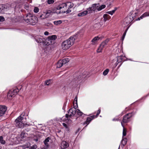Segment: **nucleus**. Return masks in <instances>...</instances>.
<instances>
[{
  "label": "nucleus",
  "mask_w": 149,
  "mask_h": 149,
  "mask_svg": "<svg viewBox=\"0 0 149 149\" xmlns=\"http://www.w3.org/2000/svg\"><path fill=\"white\" fill-rule=\"evenodd\" d=\"M79 33L77 34L70 37L68 39L63 41L61 44L62 48L63 50H67L72 45L75 40L78 38Z\"/></svg>",
  "instance_id": "f257e3e1"
},
{
  "label": "nucleus",
  "mask_w": 149,
  "mask_h": 149,
  "mask_svg": "<svg viewBox=\"0 0 149 149\" xmlns=\"http://www.w3.org/2000/svg\"><path fill=\"white\" fill-rule=\"evenodd\" d=\"M25 21L32 25H35L38 22V19L36 17L33 15L29 13L27 14L24 18Z\"/></svg>",
  "instance_id": "f03ea898"
},
{
  "label": "nucleus",
  "mask_w": 149,
  "mask_h": 149,
  "mask_svg": "<svg viewBox=\"0 0 149 149\" xmlns=\"http://www.w3.org/2000/svg\"><path fill=\"white\" fill-rule=\"evenodd\" d=\"M25 113L24 112H22L20 116L18 117L15 121V126L19 128H22L23 127L24 124L22 123V120H26V118L24 117Z\"/></svg>",
  "instance_id": "7ed1b4c3"
},
{
  "label": "nucleus",
  "mask_w": 149,
  "mask_h": 149,
  "mask_svg": "<svg viewBox=\"0 0 149 149\" xmlns=\"http://www.w3.org/2000/svg\"><path fill=\"white\" fill-rule=\"evenodd\" d=\"M135 16L132 14L130 15L127 16L124 20L123 24L125 26L129 25L135 19Z\"/></svg>",
  "instance_id": "20e7f679"
},
{
  "label": "nucleus",
  "mask_w": 149,
  "mask_h": 149,
  "mask_svg": "<svg viewBox=\"0 0 149 149\" xmlns=\"http://www.w3.org/2000/svg\"><path fill=\"white\" fill-rule=\"evenodd\" d=\"M136 113V112H132L129 113L123 116V122L124 123H126L129 122L130 120V118Z\"/></svg>",
  "instance_id": "39448f33"
},
{
  "label": "nucleus",
  "mask_w": 149,
  "mask_h": 149,
  "mask_svg": "<svg viewBox=\"0 0 149 149\" xmlns=\"http://www.w3.org/2000/svg\"><path fill=\"white\" fill-rule=\"evenodd\" d=\"M67 4L65 3H63L57 7V9L61 10L63 13H66L67 14L70 12L71 11L67 9Z\"/></svg>",
  "instance_id": "423d86ee"
},
{
  "label": "nucleus",
  "mask_w": 149,
  "mask_h": 149,
  "mask_svg": "<svg viewBox=\"0 0 149 149\" xmlns=\"http://www.w3.org/2000/svg\"><path fill=\"white\" fill-rule=\"evenodd\" d=\"M100 109H99L97 111L96 115H93L87 117L86 121L83 123V125H84L86 124H87L86 127V126L88 125L90 123L92 120L94 118L97 117L100 114Z\"/></svg>",
  "instance_id": "0eeeda50"
},
{
  "label": "nucleus",
  "mask_w": 149,
  "mask_h": 149,
  "mask_svg": "<svg viewBox=\"0 0 149 149\" xmlns=\"http://www.w3.org/2000/svg\"><path fill=\"white\" fill-rule=\"evenodd\" d=\"M86 72H84L83 74H82L81 75L80 74L79 75L77 76L74 78L73 82H74V83L76 84L78 83L79 82V81L80 80L82 79L83 78H84L86 77Z\"/></svg>",
  "instance_id": "6e6552de"
},
{
  "label": "nucleus",
  "mask_w": 149,
  "mask_h": 149,
  "mask_svg": "<svg viewBox=\"0 0 149 149\" xmlns=\"http://www.w3.org/2000/svg\"><path fill=\"white\" fill-rule=\"evenodd\" d=\"M19 90L18 88L12 89L9 91L8 93L7 97H14L19 92Z\"/></svg>",
  "instance_id": "1a4fd4ad"
},
{
  "label": "nucleus",
  "mask_w": 149,
  "mask_h": 149,
  "mask_svg": "<svg viewBox=\"0 0 149 149\" xmlns=\"http://www.w3.org/2000/svg\"><path fill=\"white\" fill-rule=\"evenodd\" d=\"M108 43V41L105 40L104 41L102 42L100 45L99 47L97 49V51L98 53H100L102 52V50L107 45Z\"/></svg>",
  "instance_id": "9d476101"
},
{
  "label": "nucleus",
  "mask_w": 149,
  "mask_h": 149,
  "mask_svg": "<svg viewBox=\"0 0 149 149\" xmlns=\"http://www.w3.org/2000/svg\"><path fill=\"white\" fill-rule=\"evenodd\" d=\"M77 107H76L75 106H74L73 108H70L68 112V113L69 114V117L72 118L71 117L74 116L76 113L77 110L76 109Z\"/></svg>",
  "instance_id": "9b49d317"
},
{
  "label": "nucleus",
  "mask_w": 149,
  "mask_h": 149,
  "mask_svg": "<svg viewBox=\"0 0 149 149\" xmlns=\"http://www.w3.org/2000/svg\"><path fill=\"white\" fill-rule=\"evenodd\" d=\"M123 57L122 56H119L117 58V61L115 63L114 66L115 67H116L117 65H118V68H119L123 63Z\"/></svg>",
  "instance_id": "f8f14e48"
},
{
  "label": "nucleus",
  "mask_w": 149,
  "mask_h": 149,
  "mask_svg": "<svg viewBox=\"0 0 149 149\" xmlns=\"http://www.w3.org/2000/svg\"><path fill=\"white\" fill-rule=\"evenodd\" d=\"M35 39L36 41L39 43H42L44 44L45 42V39L43 37L41 36H37L35 37Z\"/></svg>",
  "instance_id": "ddd939ff"
},
{
  "label": "nucleus",
  "mask_w": 149,
  "mask_h": 149,
  "mask_svg": "<svg viewBox=\"0 0 149 149\" xmlns=\"http://www.w3.org/2000/svg\"><path fill=\"white\" fill-rule=\"evenodd\" d=\"M7 110L6 107L4 106H0V117L2 116Z\"/></svg>",
  "instance_id": "4468645a"
},
{
  "label": "nucleus",
  "mask_w": 149,
  "mask_h": 149,
  "mask_svg": "<svg viewBox=\"0 0 149 149\" xmlns=\"http://www.w3.org/2000/svg\"><path fill=\"white\" fill-rule=\"evenodd\" d=\"M50 138L49 137H47L44 141V143L45 145V146L42 148V149H46L48 148L49 146L48 142H49Z\"/></svg>",
  "instance_id": "2eb2a0df"
},
{
  "label": "nucleus",
  "mask_w": 149,
  "mask_h": 149,
  "mask_svg": "<svg viewBox=\"0 0 149 149\" xmlns=\"http://www.w3.org/2000/svg\"><path fill=\"white\" fill-rule=\"evenodd\" d=\"M69 146L68 143L65 141H63L61 143V147L63 149H65Z\"/></svg>",
  "instance_id": "dca6fc26"
},
{
  "label": "nucleus",
  "mask_w": 149,
  "mask_h": 149,
  "mask_svg": "<svg viewBox=\"0 0 149 149\" xmlns=\"http://www.w3.org/2000/svg\"><path fill=\"white\" fill-rule=\"evenodd\" d=\"M7 6L4 5H0V13H4L6 10Z\"/></svg>",
  "instance_id": "f3484780"
},
{
  "label": "nucleus",
  "mask_w": 149,
  "mask_h": 149,
  "mask_svg": "<svg viewBox=\"0 0 149 149\" xmlns=\"http://www.w3.org/2000/svg\"><path fill=\"white\" fill-rule=\"evenodd\" d=\"M100 39V37L98 36H97L94 37L92 40L91 42V44L93 45H95L97 43V41Z\"/></svg>",
  "instance_id": "a211bd4d"
},
{
  "label": "nucleus",
  "mask_w": 149,
  "mask_h": 149,
  "mask_svg": "<svg viewBox=\"0 0 149 149\" xmlns=\"http://www.w3.org/2000/svg\"><path fill=\"white\" fill-rule=\"evenodd\" d=\"M54 44V42H53L52 41H51V40L49 39L48 38H47L46 39H45V42L44 44V45H52Z\"/></svg>",
  "instance_id": "6ab92c4d"
},
{
  "label": "nucleus",
  "mask_w": 149,
  "mask_h": 149,
  "mask_svg": "<svg viewBox=\"0 0 149 149\" xmlns=\"http://www.w3.org/2000/svg\"><path fill=\"white\" fill-rule=\"evenodd\" d=\"M88 13V11L85 10L78 14L77 16L79 17H82L85 16Z\"/></svg>",
  "instance_id": "aec40b11"
},
{
  "label": "nucleus",
  "mask_w": 149,
  "mask_h": 149,
  "mask_svg": "<svg viewBox=\"0 0 149 149\" xmlns=\"http://www.w3.org/2000/svg\"><path fill=\"white\" fill-rule=\"evenodd\" d=\"M103 17L104 18V21L105 22L107 20H109L111 18L110 17L109 15L107 14H104L103 15Z\"/></svg>",
  "instance_id": "412c9836"
},
{
  "label": "nucleus",
  "mask_w": 149,
  "mask_h": 149,
  "mask_svg": "<svg viewBox=\"0 0 149 149\" xmlns=\"http://www.w3.org/2000/svg\"><path fill=\"white\" fill-rule=\"evenodd\" d=\"M48 39L52 41L54 43V40L56 39V35H53L49 36L48 37Z\"/></svg>",
  "instance_id": "4be33fe9"
},
{
  "label": "nucleus",
  "mask_w": 149,
  "mask_h": 149,
  "mask_svg": "<svg viewBox=\"0 0 149 149\" xmlns=\"http://www.w3.org/2000/svg\"><path fill=\"white\" fill-rule=\"evenodd\" d=\"M63 65L62 61L61 60H60L58 61L57 63V67L60 68L62 67Z\"/></svg>",
  "instance_id": "5701e85b"
},
{
  "label": "nucleus",
  "mask_w": 149,
  "mask_h": 149,
  "mask_svg": "<svg viewBox=\"0 0 149 149\" xmlns=\"http://www.w3.org/2000/svg\"><path fill=\"white\" fill-rule=\"evenodd\" d=\"M127 141V139L126 138H124L123 139L121 142L122 143V145H123V146H125V145L126 144Z\"/></svg>",
  "instance_id": "b1692460"
},
{
  "label": "nucleus",
  "mask_w": 149,
  "mask_h": 149,
  "mask_svg": "<svg viewBox=\"0 0 149 149\" xmlns=\"http://www.w3.org/2000/svg\"><path fill=\"white\" fill-rule=\"evenodd\" d=\"M63 64H65L69 61V59L68 58H65L61 60Z\"/></svg>",
  "instance_id": "393cba45"
},
{
  "label": "nucleus",
  "mask_w": 149,
  "mask_h": 149,
  "mask_svg": "<svg viewBox=\"0 0 149 149\" xmlns=\"http://www.w3.org/2000/svg\"><path fill=\"white\" fill-rule=\"evenodd\" d=\"M117 8H115L114 9L112 10V11H108L107 12V13L110 14L111 15H113V13L115 12V11L117 10Z\"/></svg>",
  "instance_id": "a878e982"
},
{
  "label": "nucleus",
  "mask_w": 149,
  "mask_h": 149,
  "mask_svg": "<svg viewBox=\"0 0 149 149\" xmlns=\"http://www.w3.org/2000/svg\"><path fill=\"white\" fill-rule=\"evenodd\" d=\"M62 23L61 20H59L58 21H54V23L55 25H58V24H61Z\"/></svg>",
  "instance_id": "bb28decb"
},
{
  "label": "nucleus",
  "mask_w": 149,
  "mask_h": 149,
  "mask_svg": "<svg viewBox=\"0 0 149 149\" xmlns=\"http://www.w3.org/2000/svg\"><path fill=\"white\" fill-rule=\"evenodd\" d=\"M0 143L3 144H4L5 143V141L3 139V137L2 136H0Z\"/></svg>",
  "instance_id": "cd10ccee"
},
{
  "label": "nucleus",
  "mask_w": 149,
  "mask_h": 149,
  "mask_svg": "<svg viewBox=\"0 0 149 149\" xmlns=\"http://www.w3.org/2000/svg\"><path fill=\"white\" fill-rule=\"evenodd\" d=\"M109 71V70L108 69H106L103 72V75L104 76L106 75L108 73Z\"/></svg>",
  "instance_id": "c85d7f7f"
},
{
  "label": "nucleus",
  "mask_w": 149,
  "mask_h": 149,
  "mask_svg": "<svg viewBox=\"0 0 149 149\" xmlns=\"http://www.w3.org/2000/svg\"><path fill=\"white\" fill-rule=\"evenodd\" d=\"M51 13L52 11L51 10H47L46 12L45 16H46L47 17L49 16Z\"/></svg>",
  "instance_id": "c756f323"
},
{
  "label": "nucleus",
  "mask_w": 149,
  "mask_h": 149,
  "mask_svg": "<svg viewBox=\"0 0 149 149\" xmlns=\"http://www.w3.org/2000/svg\"><path fill=\"white\" fill-rule=\"evenodd\" d=\"M106 7V6L105 5H102L101 6H100L99 8V9L98 10V11H100L103 9L105 8Z\"/></svg>",
  "instance_id": "7c9ffc66"
},
{
  "label": "nucleus",
  "mask_w": 149,
  "mask_h": 149,
  "mask_svg": "<svg viewBox=\"0 0 149 149\" xmlns=\"http://www.w3.org/2000/svg\"><path fill=\"white\" fill-rule=\"evenodd\" d=\"M77 112V114L79 116H81L83 115V113L80 111L79 109H77V111H76Z\"/></svg>",
  "instance_id": "2f4dec72"
},
{
  "label": "nucleus",
  "mask_w": 149,
  "mask_h": 149,
  "mask_svg": "<svg viewBox=\"0 0 149 149\" xmlns=\"http://www.w3.org/2000/svg\"><path fill=\"white\" fill-rule=\"evenodd\" d=\"M126 135V130L124 128L123 130V136H125Z\"/></svg>",
  "instance_id": "473e14b6"
},
{
  "label": "nucleus",
  "mask_w": 149,
  "mask_h": 149,
  "mask_svg": "<svg viewBox=\"0 0 149 149\" xmlns=\"http://www.w3.org/2000/svg\"><path fill=\"white\" fill-rule=\"evenodd\" d=\"M51 82V81L50 80H47L45 81V85L48 86L50 84Z\"/></svg>",
  "instance_id": "72a5a7b5"
},
{
  "label": "nucleus",
  "mask_w": 149,
  "mask_h": 149,
  "mask_svg": "<svg viewBox=\"0 0 149 149\" xmlns=\"http://www.w3.org/2000/svg\"><path fill=\"white\" fill-rule=\"evenodd\" d=\"M39 9L37 7H35L33 11L35 13H37L39 12Z\"/></svg>",
  "instance_id": "f704fd0d"
},
{
  "label": "nucleus",
  "mask_w": 149,
  "mask_h": 149,
  "mask_svg": "<svg viewBox=\"0 0 149 149\" xmlns=\"http://www.w3.org/2000/svg\"><path fill=\"white\" fill-rule=\"evenodd\" d=\"M146 13H145L142 15H141L140 17V19H142L143 17H147V15H146Z\"/></svg>",
  "instance_id": "c9c22d12"
},
{
  "label": "nucleus",
  "mask_w": 149,
  "mask_h": 149,
  "mask_svg": "<svg viewBox=\"0 0 149 149\" xmlns=\"http://www.w3.org/2000/svg\"><path fill=\"white\" fill-rule=\"evenodd\" d=\"M91 8H92V10H93V11H94L96 9L95 4H93L91 7Z\"/></svg>",
  "instance_id": "e433bc0d"
},
{
  "label": "nucleus",
  "mask_w": 149,
  "mask_h": 149,
  "mask_svg": "<svg viewBox=\"0 0 149 149\" xmlns=\"http://www.w3.org/2000/svg\"><path fill=\"white\" fill-rule=\"evenodd\" d=\"M95 4L96 9H97L98 11V10L99 9V7L100 6V4L99 3H97V4Z\"/></svg>",
  "instance_id": "4c0bfd02"
},
{
  "label": "nucleus",
  "mask_w": 149,
  "mask_h": 149,
  "mask_svg": "<svg viewBox=\"0 0 149 149\" xmlns=\"http://www.w3.org/2000/svg\"><path fill=\"white\" fill-rule=\"evenodd\" d=\"M54 2V0H48L47 3L49 4H52Z\"/></svg>",
  "instance_id": "58836bf2"
},
{
  "label": "nucleus",
  "mask_w": 149,
  "mask_h": 149,
  "mask_svg": "<svg viewBox=\"0 0 149 149\" xmlns=\"http://www.w3.org/2000/svg\"><path fill=\"white\" fill-rule=\"evenodd\" d=\"M25 134L26 133L24 132H22L21 134V136L22 137L24 138V137L26 136Z\"/></svg>",
  "instance_id": "ea45409f"
},
{
  "label": "nucleus",
  "mask_w": 149,
  "mask_h": 149,
  "mask_svg": "<svg viewBox=\"0 0 149 149\" xmlns=\"http://www.w3.org/2000/svg\"><path fill=\"white\" fill-rule=\"evenodd\" d=\"M37 148V146L34 145L30 148L29 149H36Z\"/></svg>",
  "instance_id": "a19ab883"
},
{
  "label": "nucleus",
  "mask_w": 149,
  "mask_h": 149,
  "mask_svg": "<svg viewBox=\"0 0 149 149\" xmlns=\"http://www.w3.org/2000/svg\"><path fill=\"white\" fill-rule=\"evenodd\" d=\"M5 20V19L3 16H0V22H3Z\"/></svg>",
  "instance_id": "79ce46f5"
},
{
  "label": "nucleus",
  "mask_w": 149,
  "mask_h": 149,
  "mask_svg": "<svg viewBox=\"0 0 149 149\" xmlns=\"http://www.w3.org/2000/svg\"><path fill=\"white\" fill-rule=\"evenodd\" d=\"M77 96H76L74 99V103L75 102V103L77 105Z\"/></svg>",
  "instance_id": "37998d69"
},
{
  "label": "nucleus",
  "mask_w": 149,
  "mask_h": 149,
  "mask_svg": "<svg viewBox=\"0 0 149 149\" xmlns=\"http://www.w3.org/2000/svg\"><path fill=\"white\" fill-rule=\"evenodd\" d=\"M87 11H88V12H89V13H90L92 11H93V10H92V9L91 8V7H90L89 8L87 9Z\"/></svg>",
  "instance_id": "c03bdc74"
},
{
  "label": "nucleus",
  "mask_w": 149,
  "mask_h": 149,
  "mask_svg": "<svg viewBox=\"0 0 149 149\" xmlns=\"http://www.w3.org/2000/svg\"><path fill=\"white\" fill-rule=\"evenodd\" d=\"M126 33L124 32L123 35V36H122V40H123L125 37V36L126 35Z\"/></svg>",
  "instance_id": "a18cd8bd"
},
{
  "label": "nucleus",
  "mask_w": 149,
  "mask_h": 149,
  "mask_svg": "<svg viewBox=\"0 0 149 149\" xmlns=\"http://www.w3.org/2000/svg\"><path fill=\"white\" fill-rule=\"evenodd\" d=\"M119 120V118H116V117H115L114 118H113L112 120L113 121H118Z\"/></svg>",
  "instance_id": "49530a36"
},
{
  "label": "nucleus",
  "mask_w": 149,
  "mask_h": 149,
  "mask_svg": "<svg viewBox=\"0 0 149 149\" xmlns=\"http://www.w3.org/2000/svg\"><path fill=\"white\" fill-rule=\"evenodd\" d=\"M63 125L65 128H68L67 125L65 123H63Z\"/></svg>",
  "instance_id": "de8ad7c7"
},
{
  "label": "nucleus",
  "mask_w": 149,
  "mask_h": 149,
  "mask_svg": "<svg viewBox=\"0 0 149 149\" xmlns=\"http://www.w3.org/2000/svg\"><path fill=\"white\" fill-rule=\"evenodd\" d=\"M73 4H72L71 3L69 6L68 7V8H72V7H73Z\"/></svg>",
  "instance_id": "09e8293b"
},
{
  "label": "nucleus",
  "mask_w": 149,
  "mask_h": 149,
  "mask_svg": "<svg viewBox=\"0 0 149 149\" xmlns=\"http://www.w3.org/2000/svg\"><path fill=\"white\" fill-rule=\"evenodd\" d=\"M49 34V33L48 32H47V31H46L44 33V34L45 35H48Z\"/></svg>",
  "instance_id": "8fccbe9b"
},
{
  "label": "nucleus",
  "mask_w": 149,
  "mask_h": 149,
  "mask_svg": "<svg viewBox=\"0 0 149 149\" xmlns=\"http://www.w3.org/2000/svg\"><path fill=\"white\" fill-rule=\"evenodd\" d=\"M130 25H129V26H128V27H127V29L125 30V32H125V33H126V32H127V30H128V28H129V27H130Z\"/></svg>",
  "instance_id": "3c124183"
},
{
  "label": "nucleus",
  "mask_w": 149,
  "mask_h": 149,
  "mask_svg": "<svg viewBox=\"0 0 149 149\" xmlns=\"http://www.w3.org/2000/svg\"><path fill=\"white\" fill-rule=\"evenodd\" d=\"M65 117L68 118L69 117V115L68 114H65Z\"/></svg>",
  "instance_id": "603ef678"
},
{
  "label": "nucleus",
  "mask_w": 149,
  "mask_h": 149,
  "mask_svg": "<svg viewBox=\"0 0 149 149\" xmlns=\"http://www.w3.org/2000/svg\"><path fill=\"white\" fill-rule=\"evenodd\" d=\"M146 15H147V16H149V12H146Z\"/></svg>",
  "instance_id": "864d4df0"
},
{
  "label": "nucleus",
  "mask_w": 149,
  "mask_h": 149,
  "mask_svg": "<svg viewBox=\"0 0 149 149\" xmlns=\"http://www.w3.org/2000/svg\"><path fill=\"white\" fill-rule=\"evenodd\" d=\"M123 121L121 122V125L122 126H123V128H125L124 127V125H123Z\"/></svg>",
  "instance_id": "5fc2aeb1"
},
{
  "label": "nucleus",
  "mask_w": 149,
  "mask_h": 149,
  "mask_svg": "<svg viewBox=\"0 0 149 149\" xmlns=\"http://www.w3.org/2000/svg\"><path fill=\"white\" fill-rule=\"evenodd\" d=\"M25 8L27 10H28V7L27 6H25Z\"/></svg>",
  "instance_id": "6e6d98bb"
},
{
  "label": "nucleus",
  "mask_w": 149,
  "mask_h": 149,
  "mask_svg": "<svg viewBox=\"0 0 149 149\" xmlns=\"http://www.w3.org/2000/svg\"><path fill=\"white\" fill-rule=\"evenodd\" d=\"M140 19V17H139V18H138V20H139Z\"/></svg>",
  "instance_id": "4d7b16f0"
},
{
  "label": "nucleus",
  "mask_w": 149,
  "mask_h": 149,
  "mask_svg": "<svg viewBox=\"0 0 149 149\" xmlns=\"http://www.w3.org/2000/svg\"><path fill=\"white\" fill-rule=\"evenodd\" d=\"M69 120L70 121V122H71V121H72V120Z\"/></svg>",
  "instance_id": "13d9d810"
},
{
  "label": "nucleus",
  "mask_w": 149,
  "mask_h": 149,
  "mask_svg": "<svg viewBox=\"0 0 149 149\" xmlns=\"http://www.w3.org/2000/svg\"><path fill=\"white\" fill-rule=\"evenodd\" d=\"M77 118H76V120H77Z\"/></svg>",
  "instance_id": "bf43d9fd"
}]
</instances>
